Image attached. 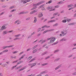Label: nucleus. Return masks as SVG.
<instances>
[{
    "label": "nucleus",
    "mask_w": 76,
    "mask_h": 76,
    "mask_svg": "<svg viewBox=\"0 0 76 76\" xmlns=\"http://www.w3.org/2000/svg\"><path fill=\"white\" fill-rule=\"evenodd\" d=\"M20 35H21V34H18L15 35V36H14V37L15 38L13 39L14 41H16V40H17V39H18V40L20 39H21L20 38L18 37H20Z\"/></svg>",
    "instance_id": "f257e3e1"
},
{
    "label": "nucleus",
    "mask_w": 76,
    "mask_h": 76,
    "mask_svg": "<svg viewBox=\"0 0 76 76\" xmlns=\"http://www.w3.org/2000/svg\"><path fill=\"white\" fill-rule=\"evenodd\" d=\"M47 39L48 40H50V39H51L50 41V43H53V42H54L55 40H56V37H50V38H48V39Z\"/></svg>",
    "instance_id": "f03ea898"
},
{
    "label": "nucleus",
    "mask_w": 76,
    "mask_h": 76,
    "mask_svg": "<svg viewBox=\"0 0 76 76\" xmlns=\"http://www.w3.org/2000/svg\"><path fill=\"white\" fill-rule=\"evenodd\" d=\"M61 34H63V36L66 35L67 34V30H64L63 31H61Z\"/></svg>",
    "instance_id": "7ed1b4c3"
},
{
    "label": "nucleus",
    "mask_w": 76,
    "mask_h": 76,
    "mask_svg": "<svg viewBox=\"0 0 76 76\" xmlns=\"http://www.w3.org/2000/svg\"><path fill=\"white\" fill-rule=\"evenodd\" d=\"M54 30V29H50V30H47L45 31L43 33V34H45L46 32H50L51 31H53Z\"/></svg>",
    "instance_id": "20e7f679"
},
{
    "label": "nucleus",
    "mask_w": 76,
    "mask_h": 76,
    "mask_svg": "<svg viewBox=\"0 0 76 76\" xmlns=\"http://www.w3.org/2000/svg\"><path fill=\"white\" fill-rule=\"evenodd\" d=\"M37 6H38L37 4H36L34 5V7L32 8L31 10H34V9H37Z\"/></svg>",
    "instance_id": "39448f33"
},
{
    "label": "nucleus",
    "mask_w": 76,
    "mask_h": 76,
    "mask_svg": "<svg viewBox=\"0 0 76 76\" xmlns=\"http://www.w3.org/2000/svg\"><path fill=\"white\" fill-rule=\"evenodd\" d=\"M31 0H23L22 1V2H23V3H27V2H29V1H30Z\"/></svg>",
    "instance_id": "423d86ee"
},
{
    "label": "nucleus",
    "mask_w": 76,
    "mask_h": 76,
    "mask_svg": "<svg viewBox=\"0 0 76 76\" xmlns=\"http://www.w3.org/2000/svg\"><path fill=\"white\" fill-rule=\"evenodd\" d=\"M7 33H8L7 31H5L3 32L2 34L3 35H6V34H7Z\"/></svg>",
    "instance_id": "0eeeda50"
},
{
    "label": "nucleus",
    "mask_w": 76,
    "mask_h": 76,
    "mask_svg": "<svg viewBox=\"0 0 76 76\" xmlns=\"http://www.w3.org/2000/svg\"><path fill=\"white\" fill-rule=\"evenodd\" d=\"M42 16H43V15H42V13H39L38 15L39 18H42Z\"/></svg>",
    "instance_id": "6e6552de"
},
{
    "label": "nucleus",
    "mask_w": 76,
    "mask_h": 76,
    "mask_svg": "<svg viewBox=\"0 0 76 76\" xmlns=\"http://www.w3.org/2000/svg\"><path fill=\"white\" fill-rule=\"evenodd\" d=\"M55 21L56 20H49L48 22V23H52L53 22H55Z\"/></svg>",
    "instance_id": "1a4fd4ad"
},
{
    "label": "nucleus",
    "mask_w": 76,
    "mask_h": 76,
    "mask_svg": "<svg viewBox=\"0 0 76 76\" xmlns=\"http://www.w3.org/2000/svg\"><path fill=\"white\" fill-rule=\"evenodd\" d=\"M61 67V65H59L58 66H57L55 68V70H57L58 69H59V68H60V67Z\"/></svg>",
    "instance_id": "9d476101"
},
{
    "label": "nucleus",
    "mask_w": 76,
    "mask_h": 76,
    "mask_svg": "<svg viewBox=\"0 0 76 76\" xmlns=\"http://www.w3.org/2000/svg\"><path fill=\"white\" fill-rule=\"evenodd\" d=\"M50 26H48L47 25H45L42 27V28H50Z\"/></svg>",
    "instance_id": "9b49d317"
},
{
    "label": "nucleus",
    "mask_w": 76,
    "mask_h": 76,
    "mask_svg": "<svg viewBox=\"0 0 76 76\" xmlns=\"http://www.w3.org/2000/svg\"><path fill=\"white\" fill-rule=\"evenodd\" d=\"M76 22H74L73 23H69L68 24V25H69V26L71 25H76Z\"/></svg>",
    "instance_id": "f8f14e48"
},
{
    "label": "nucleus",
    "mask_w": 76,
    "mask_h": 76,
    "mask_svg": "<svg viewBox=\"0 0 76 76\" xmlns=\"http://www.w3.org/2000/svg\"><path fill=\"white\" fill-rule=\"evenodd\" d=\"M26 66H24V67H23L22 68H21V69H20L19 70V72H20V71H22V70H23L24 69H25L26 68Z\"/></svg>",
    "instance_id": "ddd939ff"
},
{
    "label": "nucleus",
    "mask_w": 76,
    "mask_h": 76,
    "mask_svg": "<svg viewBox=\"0 0 76 76\" xmlns=\"http://www.w3.org/2000/svg\"><path fill=\"white\" fill-rule=\"evenodd\" d=\"M44 3V2L43 1H41L40 2H38L37 4L38 6H39V5H40V4H42V3Z\"/></svg>",
    "instance_id": "4468645a"
},
{
    "label": "nucleus",
    "mask_w": 76,
    "mask_h": 76,
    "mask_svg": "<svg viewBox=\"0 0 76 76\" xmlns=\"http://www.w3.org/2000/svg\"><path fill=\"white\" fill-rule=\"evenodd\" d=\"M48 72V71L46 70L41 72L40 74H44V73H47Z\"/></svg>",
    "instance_id": "2eb2a0df"
},
{
    "label": "nucleus",
    "mask_w": 76,
    "mask_h": 76,
    "mask_svg": "<svg viewBox=\"0 0 76 76\" xmlns=\"http://www.w3.org/2000/svg\"><path fill=\"white\" fill-rule=\"evenodd\" d=\"M38 51V49H36L34 50L33 51V54H34V53H35L36 52H37Z\"/></svg>",
    "instance_id": "dca6fc26"
},
{
    "label": "nucleus",
    "mask_w": 76,
    "mask_h": 76,
    "mask_svg": "<svg viewBox=\"0 0 76 76\" xmlns=\"http://www.w3.org/2000/svg\"><path fill=\"white\" fill-rule=\"evenodd\" d=\"M67 40V39L64 38L60 40V41H66Z\"/></svg>",
    "instance_id": "f3484780"
},
{
    "label": "nucleus",
    "mask_w": 76,
    "mask_h": 76,
    "mask_svg": "<svg viewBox=\"0 0 76 76\" xmlns=\"http://www.w3.org/2000/svg\"><path fill=\"white\" fill-rule=\"evenodd\" d=\"M32 66H31V68H32V67H33L34 66H35L36 65V64L35 63H33L31 64Z\"/></svg>",
    "instance_id": "a211bd4d"
},
{
    "label": "nucleus",
    "mask_w": 76,
    "mask_h": 76,
    "mask_svg": "<svg viewBox=\"0 0 76 76\" xmlns=\"http://www.w3.org/2000/svg\"><path fill=\"white\" fill-rule=\"evenodd\" d=\"M64 3V2L63 1H61L59 2L58 3V4H62V3Z\"/></svg>",
    "instance_id": "6ab92c4d"
},
{
    "label": "nucleus",
    "mask_w": 76,
    "mask_h": 76,
    "mask_svg": "<svg viewBox=\"0 0 76 76\" xmlns=\"http://www.w3.org/2000/svg\"><path fill=\"white\" fill-rule=\"evenodd\" d=\"M37 46H38V45H36L34 46L32 48V50H34V49H35V48H36V47H37Z\"/></svg>",
    "instance_id": "aec40b11"
},
{
    "label": "nucleus",
    "mask_w": 76,
    "mask_h": 76,
    "mask_svg": "<svg viewBox=\"0 0 76 76\" xmlns=\"http://www.w3.org/2000/svg\"><path fill=\"white\" fill-rule=\"evenodd\" d=\"M4 29H6V26H3L1 27V30H3Z\"/></svg>",
    "instance_id": "412c9836"
},
{
    "label": "nucleus",
    "mask_w": 76,
    "mask_h": 76,
    "mask_svg": "<svg viewBox=\"0 0 76 76\" xmlns=\"http://www.w3.org/2000/svg\"><path fill=\"white\" fill-rule=\"evenodd\" d=\"M8 48V46H4L2 47L3 49H6V48Z\"/></svg>",
    "instance_id": "4be33fe9"
},
{
    "label": "nucleus",
    "mask_w": 76,
    "mask_h": 76,
    "mask_svg": "<svg viewBox=\"0 0 76 76\" xmlns=\"http://www.w3.org/2000/svg\"><path fill=\"white\" fill-rule=\"evenodd\" d=\"M47 53H48V52L46 51L45 53H42V56H44V55H45V54H47Z\"/></svg>",
    "instance_id": "5701e85b"
},
{
    "label": "nucleus",
    "mask_w": 76,
    "mask_h": 76,
    "mask_svg": "<svg viewBox=\"0 0 76 76\" xmlns=\"http://www.w3.org/2000/svg\"><path fill=\"white\" fill-rule=\"evenodd\" d=\"M22 67V65H20L19 66L16 67V69L17 70H18V69H19L20 68H21V67Z\"/></svg>",
    "instance_id": "b1692460"
},
{
    "label": "nucleus",
    "mask_w": 76,
    "mask_h": 76,
    "mask_svg": "<svg viewBox=\"0 0 76 76\" xmlns=\"http://www.w3.org/2000/svg\"><path fill=\"white\" fill-rule=\"evenodd\" d=\"M23 63V61H19L17 63V65L19 64H20V63Z\"/></svg>",
    "instance_id": "393cba45"
},
{
    "label": "nucleus",
    "mask_w": 76,
    "mask_h": 76,
    "mask_svg": "<svg viewBox=\"0 0 76 76\" xmlns=\"http://www.w3.org/2000/svg\"><path fill=\"white\" fill-rule=\"evenodd\" d=\"M18 61H19V60H17L15 61H13L12 62V64H13L14 63H17V62H18Z\"/></svg>",
    "instance_id": "a878e982"
},
{
    "label": "nucleus",
    "mask_w": 76,
    "mask_h": 76,
    "mask_svg": "<svg viewBox=\"0 0 76 76\" xmlns=\"http://www.w3.org/2000/svg\"><path fill=\"white\" fill-rule=\"evenodd\" d=\"M14 45H11L8 46V48H11L12 47H13Z\"/></svg>",
    "instance_id": "bb28decb"
},
{
    "label": "nucleus",
    "mask_w": 76,
    "mask_h": 76,
    "mask_svg": "<svg viewBox=\"0 0 76 76\" xmlns=\"http://www.w3.org/2000/svg\"><path fill=\"white\" fill-rule=\"evenodd\" d=\"M52 2V1L51 0L49 1L48 2H47L46 3V4H48L49 3V4H50V3H51V2Z\"/></svg>",
    "instance_id": "cd10ccee"
},
{
    "label": "nucleus",
    "mask_w": 76,
    "mask_h": 76,
    "mask_svg": "<svg viewBox=\"0 0 76 76\" xmlns=\"http://www.w3.org/2000/svg\"><path fill=\"white\" fill-rule=\"evenodd\" d=\"M32 58V57L30 56L27 58V60H31Z\"/></svg>",
    "instance_id": "c85d7f7f"
},
{
    "label": "nucleus",
    "mask_w": 76,
    "mask_h": 76,
    "mask_svg": "<svg viewBox=\"0 0 76 76\" xmlns=\"http://www.w3.org/2000/svg\"><path fill=\"white\" fill-rule=\"evenodd\" d=\"M34 23H36V22H37V18L36 17L34 18Z\"/></svg>",
    "instance_id": "c756f323"
},
{
    "label": "nucleus",
    "mask_w": 76,
    "mask_h": 76,
    "mask_svg": "<svg viewBox=\"0 0 76 76\" xmlns=\"http://www.w3.org/2000/svg\"><path fill=\"white\" fill-rule=\"evenodd\" d=\"M58 23H56L53 25V26H58Z\"/></svg>",
    "instance_id": "7c9ffc66"
},
{
    "label": "nucleus",
    "mask_w": 76,
    "mask_h": 76,
    "mask_svg": "<svg viewBox=\"0 0 76 76\" xmlns=\"http://www.w3.org/2000/svg\"><path fill=\"white\" fill-rule=\"evenodd\" d=\"M31 19V17H28L26 19V20H29Z\"/></svg>",
    "instance_id": "2f4dec72"
},
{
    "label": "nucleus",
    "mask_w": 76,
    "mask_h": 76,
    "mask_svg": "<svg viewBox=\"0 0 76 76\" xmlns=\"http://www.w3.org/2000/svg\"><path fill=\"white\" fill-rule=\"evenodd\" d=\"M19 22V20H18L16 21L14 23H15V24H16V23H18V22Z\"/></svg>",
    "instance_id": "473e14b6"
},
{
    "label": "nucleus",
    "mask_w": 76,
    "mask_h": 76,
    "mask_svg": "<svg viewBox=\"0 0 76 76\" xmlns=\"http://www.w3.org/2000/svg\"><path fill=\"white\" fill-rule=\"evenodd\" d=\"M58 14V12L55 13L53 14V16H56V15H57Z\"/></svg>",
    "instance_id": "72a5a7b5"
},
{
    "label": "nucleus",
    "mask_w": 76,
    "mask_h": 76,
    "mask_svg": "<svg viewBox=\"0 0 76 76\" xmlns=\"http://www.w3.org/2000/svg\"><path fill=\"white\" fill-rule=\"evenodd\" d=\"M75 8V7H71L69 9V10H72V9H73Z\"/></svg>",
    "instance_id": "f704fd0d"
},
{
    "label": "nucleus",
    "mask_w": 76,
    "mask_h": 76,
    "mask_svg": "<svg viewBox=\"0 0 76 76\" xmlns=\"http://www.w3.org/2000/svg\"><path fill=\"white\" fill-rule=\"evenodd\" d=\"M46 42V40H42V42H41V44H43L44 42Z\"/></svg>",
    "instance_id": "c9c22d12"
},
{
    "label": "nucleus",
    "mask_w": 76,
    "mask_h": 76,
    "mask_svg": "<svg viewBox=\"0 0 76 76\" xmlns=\"http://www.w3.org/2000/svg\"><path fill=\"white\" fill-rule=\"evenodd\" d=\"M58 51H59V50L58 49L55 50V51H54V53H57V52H58Z\"/></svg>",
    "instance_id": "e433bc0d"
},
{
    "label": "nucleus",
    "mask_w": 76,
    "mask_h": 76,
    "mask_svg": "<svg viewBox=\"0 0 76 76\" xmlns=\"http://www.w3.org/2000/svg\"><path fill=\"white\" fill-rule=\"evenodd\" d=\"M18 53V51H15L14 52H12V53H13V54H16V53Z\"/></svg>",
    "instance_id": "4c0bfd02"
},
{
    "label": "nucleus",
    "mask_w": 76,
    "mask_h": 76,
    "mask_svg": "<svg viewBox=\"0 0 76 76\" xmlns=\"http://www.w3.org/2000/svg\"><path fill=\"white\" fill-rule=\"evenodd\" d=\"M13 32V30H12L8 31V33H11V32Z\"/></svg>",
    "instance_id": "58836bf2"
},
{
    "label": "nucleus",
    "mask_w": 76,
    "mask_h": 76,
    "mask_svg": "<svg viewBox=\"0 0 76 76\" xmlns=\"http://www.w3.org/2000/svg\"><path fill=\"white\" fill-rule=\"evenodd\" d=\"M7 51H8V50H6L3 51V53H6V52H7Z\"/></svg>",
    "instance_id": "ea45409f"
},
{
    "label": "nucleus",
    "mask_w": 76,
    "mask_h": 76,
    "mask_svg": "<svg viewBox=\"0 0 76 76\" xmlns=\"http://www.w3.org/2000/svg\"><path fill=\"white\" fill-rule=\"evenodd\" d=\"M62 22H63V23H66V22H67V21L66 20H64L62 21Z\"/></svg>",
    "instance_id": "a19ab883"
},
{
    "label": "nucleus",
    "mask_w": 76,
    "mask_h": 76,
    "mask_svg": "<svg viewBox=\"0 0 76 76\" xmlns=\"http://www.w3.org/2000/svg\"><path fill=\"white\" fill-rule=\"evenodd\" d=\"M35 34V31H34L33 32V33H32L31 34V36H32V35H34V34Z\"/></svg>",
    "instance_id": "79ce46f5"
},
{
    "label": "nucleus",
    "mask_w": 76,
    "mask_h": 76,
    "mask_svg": "<svg viewBox=\"0 0 76 76\" xmlns=\"http://www.w3.org/2000/svg\"><path fill=\"white\" fill-rule=\"evenodd\" d=\"M4 13H5V12H2L0 13V16H1V15H3V14H4Z\"/></svg>",
    "instance_id": "37998d69"
},
{
    "label": "nucleus",
    "mask_w": 76,
    "mask_h": 76,
    "mask_svg": "<svg viewBox=\"0 0 76 76\" xmlns=\"http://www.w3.org/2000/svg\"><path fill=\"white\" fill-rule=\"evenodd\" d=\"M16 10L15 9H13L10 12H14Z\"/></svg>",
    "instance_id": "c03bdc74"
},
{
    "label": "nucleus",
    "mask_w": 76,
    "mask_h": 76,
    "mask_svg": "<svg viewBox=\"0 0 76 76\" xmlns=\"http://www.w3.org/2000/svg\"><path fill=\"white\" fill-rule=\"evenodd\" d=\"M35 60V58H34L31 59L30 60V61H31V62H32V61H34V60Z\"/></svg>",
    "instance_id": "a18cd8bd"
},
{
    "label": "nucleus",
    "mask_w": 76,
    "mask_h": 76,
    "mask_svg": "<svg viewBox=\"0 0 76 76\" xmlns=\"http://www.w3.org/2000/svg\"><path fill=\"white\" fill-rule=\"evenodd\" d=\"M73 4H72L70 5H69L68 6V7H72V6H73Z\"/></svg>",
    "instance_id": "49530a36"
},
{
    "label": "nucleus",
    "mask_w": 76,
    "mask_h": 76,
    "mask_svg": "<svg viewBox=\"0 0 76 76\" xmlns=\"http://www.w3.org/2000/svg\"><path fill=\"white\" fill-rule=\"evenodd\" d=\"M2 66H3V67H6V66H7V64H3Z\"/></svg>",
    "instance_id": "de8ad7c7"
},
{
    "label": "nucleus",
    "mask_w": 76,
    "mask_h": 76,
    "mask_svg": "<svg viewBox=\"0 0 76 76\" xmlns=\"http://www.w3.org/2000/svg\"><path fill=\"white\" fill-rule=\"evenodd\" d=\"M25 56H26V55L25 54H24L23 55V56H21V58H23V57H25Z\"/></svg>",
    "instance_id": "09e8293b"
},
{
    "label": "nucleus",
    "mask_w": 76,
    "mask_h": 76,
    "mask_svg": "<svg viewBox=\"0 0 76 76\" xmlns=\"http://www.w3.org/2000/svg\"><path fill=\"white\" fill-rule=\"evenodd\" d=\"M38 41V39H37L36 41L33 42V44H35V42H37V41Z\"/></svg>",
    "instance_id": "8fccbe9b"
},
{
    "label": "nucleus",
    "mask_w": 76,
    "mask_h": 76,
    "mask_svg": "<svg viewBox=\"0 0 76 76\" xmlns=\"http://www.w3.org/2000/svg\"><path fill=\"white\" fill-rule=\"evenodd\" d=\"M23 53H24V52H21L20 53H19V56H20V55H21V54H23Z\"/></svg>",
    "instance_id": "3c124183"
},
{
    "label": "nucleus",
    "mask_w": 76,
    "mask_h": 76,
    "mask_svg": "<svg viewBox=\"0 0 76 76\" xmlns=\"http://www.w3.org/2000/svg\"><path fill=\"white\" fill-rule=\"evenodd\" d=\"M50 58V56H49L48 57H46L45 58V59L47 60V59H48V58Z\"/></svg>",
    "instance_id": "603ef678"
},
{
    "label": "nucleus",
    "mask_w": 76,
    "mask_h": 76,
    "mask_svg": "<svg viewBox=\"0 0 76 76\" xmlns=\"http://www.w3.org/2000/svg\"><path fill=\"white\" fill-rule=\"evenodd\" d=\"M41 28H39L38 29V30H37V32H39L40 31V30H41Z\"/></svg>",
    "instance_id": "864d4df0"
},
{
    "label": "nucleus",
    "mask_w": 76,
    "mask_h": 76,
    "mask_svg": "<svg viewBox=\"0 0 76 76\" xmlns=\"http://www.w3.org/2000/svg\"><path fill=\"white\" fill-rule=\"evenodd\" d=\"M31 50V48H29L27 49L26 51H30Z\"/></svg>",
    "instance_id": "5fc2aeb1"
},
{
    "label": "nucleus",
    "mask_w": 76,
    "mask_h": 76,
    "mask_svg": "<svg viewBox=\"0 0 76 76\" xmlns=\"http://www.w3.org/2000/svg\"><path fill=\"white\" fill-rule=\"evenodd\" d=\"M72 75H76V72H74L72 74Z\"/></svg>",
    "instance_id": "6e6d98bb"
},
{
    "label": "nucleus",
    "mask_w": 76,
    "mask_h": 76,
    "mask_svg": "<svg viewBox=\"0 0 76 76\" xmlns=\"http://www.w3.org/2000/svg\"><path fill=\"white\" fill-rule=\"evenodd\" d=\"M39 42H42V39H41L40 41H38V43H39Z\"/></svg>",
    "instance_id": "4d7b16f0"
},
{
    "label": "nucleus",
    "mask_w": 76,
    "mask_h": 76,
    "mask_svg": "<svg viewBox=\"0 0 76 76\" xmlns=\"http://www.w3.org/2000/svg\"><path fill=\"white\" fill-rule=\"evenodd\" d=\"M37 11H38V10H36L33 11L34 13H35V12H37Z\"/></svg>",
    "instance_id": "13d9d810"
},
{
    "label": "nucleus",
    "mask_w": 76,
    "mask_h": 76,
    "mask_svg": "<svg viewBox=\"0 0 76 76\" xmlns=\"http://www.w3.org/2000/svg\"><path fill=\"white\" fill-rule=\"evenodd\" d=\"M32 37V36H31V35L29 36L28 37V39H29V38H31Z\"/></svg>",
    "instance_id": "bf43d9fd"
},
{
    "label": "nucleus",
    "mask_w": 76,
    "mask_h": 76,
    "mask_svg": "<svg viewBox=\"0 0 76 76\" xmlns=\"http://www.w3.org/2000/svg\"><path fill=\"white\" fill-rule=\"evenodd\" d=\"M67 22H70V21H71V19H67Z\"/></svg>",
    "instance_id": "052dcab7"
},
{
    "label": "nucleus",
    "mask_w": 76,
    "mask_h": 76,
    "mask_svg": "<svg viewBox=\"0 0 76 76\" xmlns=\"http://www.w3.org/2000/svg\"><path fill=\"white\" fill-rule=\"evenodd\" d=\"M9 18H11L12 16V14H10L9 15Z\"/></svg>",
    "instance_id": "680f3d73"
},
{
    "label": "nucleus",
    "mask_w": 76,
    "mask_h": 76,
    "mask_svg": "<svg viewBox=\"0 0 76 76\" xmlns=\"http://www.w3.org/2000/svg\"><path fill=\"white\" fill-rule=\"evenodd\" d=\"M60 7V6L59 5H57L56 6H55L56 8H58V7Z\"/></svg>",
    "instance_id": "e2e57ef3"
},
{
    "label": "nucleus",
    "mask_w": 76,
    "mask_h": 76,
    "mask_svg": "<svg viewBox=\"0 0 76 76\" xmlns=\"http://www.w3.org/2000/svg\"><path fill=\"white\" fill-rule=\"evenodd\" d=\"M24 12H21L20 13H19V15H21V14H23V13H24Z\"/></svg>",
    "instance_id": "0e129e2a"
},
{
    "label": "nucleus",
    "mask_w": 76,
    "mask_h": 76,
    "mask_svg": "<svg viewBox=\"0 0 76 76\" xmlns=\"http://www.w3.org/2000/svg\"><path fill=\"white\" fill-rule=\"evenodd\" d=\"M60 60V58H58L55 59V61H58Z\"/></svg>",
    "instance_id": "69168bd1"
},
{
    "label": "nucleus",
    "mask_w": 76,
    "mask_h": 76,
    "mask_svg": "<svg viewBox=\"0 0 76 76\" xmlns=\"http://www.w3.org/2000/svg\"><path fill=\"white\" fill-rule=\"evenodd\" d=\"M41 34H39L37 35V37H39L41 35Z\"/></svg>",
    "instance_id": "338daca9"
},
{
    "label": "nucleus",
    "mask_w": 76,
    "mask_h": 76,
    "mask_svg": "<svg viewBox=\"0 0 76 76\" xmlns=\"http://www.w3.org/2000/svg\"><path fill=\"white\" fill-rule=\"evenodd\" d=\"M33 13H34V11L31 12H30V14H33Z\"/></svg>",
    "instance_id": "774afa93"
}]
</instances>
